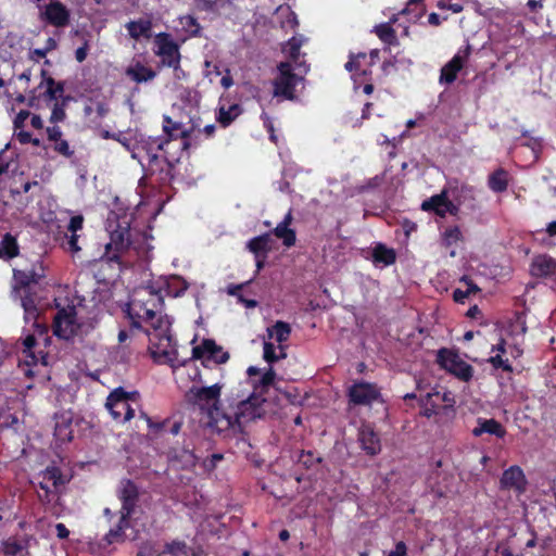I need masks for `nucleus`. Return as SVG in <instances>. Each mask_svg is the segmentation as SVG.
Segmentation results:
<instances>
[{"label":"nucleus","instance_id":"obj_60","mask_svg":"<svg viewBox=\"0 0 556 556\" xmlns=\"http://www.w3.org/2000/svg\"><path fill=\"white\" fill-rule=\"evenodd\" d=\"M388 556H406V545L404 542H399L395 545V549L392 551Z\"/></svg>","mask_w":556,"mask_h":556},{"label":"nucleus","instance_id":"obj_14","mask_svg":"<svg viewBox=\"0 0 556 556\" xmlns=\"http://www.w3.org/2000/svg\"><path fill=\"white\" fill-rule=\"evenodd\" d=\"M421 210L433 211L440 217H445L446 214L456 216L458 214L457 204L454 203L443 189L441 193L434 194L421 204Z\"/></svg>","mask_w":556,"mask_h":556},{"label":"nucleus","instance_id":"obj_44","mask_svg":"<svg viewBox=\"0 0 556 556\" xmlns=\"http://www.w3.org/2000/svg\"><path fill=\"white\" fill-rule=\"evenodd\" d=\"M13 275L15 281L22 287H27L30 283H36L34 281V273H29L27 269H15Z\"/></svg>","mask_w":556,"mask_h":556},{"label":"nucleus","instance_id":"obj_61","mask_svg":"<svg viewBox=\"0 0 556 556\" xmlns=\"http://www.w3.org/2000/svg\"><path fill=\"white\" fill-rule=\"evenodd\" d=\"M468 291L466 290H460V289H456L454 292H453V299L455 302H458V303H464V301L468 298Z\"/></svg>","mask_w":556,"mask_h":556},{"label":"nucleus","instance_id":"obj_20","mask_svg":"<svg viewBox=\"0 0 556 556\" xmlns=\"http://www.w3.org/2000/svg\"><path fill=\"white\" fill-rule=\"evenodd\" d=\"M129 245V232L127 229H118L111 233V240L106 243V257L109 261H118L119 253Z\"/></svg>","mask_w":556,"mask_h":556},{"label":"nucleus","instance_id":"obj_23","mask_svg":"<svg viewBox=\"0 0 556 556\" xmlns=\"http://www.w3.org/2000/svg\"><path fill=\"white\" fill-rule=\"evenodd\" d=\"M125 74L127 77H129L131 80L136 81L137 84L140 83H147L155 78L156 73L150 67H147L140 62H135L130 64L126 71Z\"/></svg>","mask_w":556,"mask_h":556},{"label":"nucleus","instance_id":"obj_36","mask_svg":"<svg viewBox=\"0 0 556 556\" xmlns=\"http://www.w3.org/2000/svg\"><path fill=\"white\" fill-rule=\"evenodd\" d=\"M128 527V517L121 514V518L116 528L111 529L105 535L108 544H112L123 540V530Z\"/></svg>","mask_w":556,"mask_h":556},{"label":"nucleus","instance_id":"obj_27","mask_svg":"<svg viewBox=\"0 0 556 556\" xmlns=\"http://www.w3.org/2000/svg\"><path fill=\"white\" fill-rule=\"evenodd\" d=\"M372 260L376 264H382L383 266L392 265L396 260V253L393 249L388 248L382 243H378L372 249Z\"/></svg>","mask_w":556,"mask_h":556},{"label":"nucleus","instance_id":"obj_59","mask_svg":"<svg viewBox=\"0 0 556 556\" xmlns=\"http://www.w3.org/2000/svg\"><path fill=\"white\" fill-rule=\"evenodd\" d=\"M24 312H25V320L27 323L33 321L34 325L39 327V325L37 324V317H38L37 308H27V311H24Z\"/></svg>","mask_w":556,"mask_h":556},{"label":"nucleus","instance_id":"obj_32","mask_svg":"<svg viewBox=\"0 0 556 556\" xmlns=\"http://www.w3.org/2000/svg\"><path fill=\"white\" fill-rule=\"evenodd\" d=\"M126 28L130 37L134 39H139L141 37L149 38L151 30V22L144 20L131 21L127 23Z\"/></svg>","mask_w":556,"mask_h":556},{"label":"nucleus","instance_id":"obj_30","mask_svg":"<svg viewBox=\"0 0 556 556\" xmlns=\"http://www.w3.org/2000/svg\"><path fill=\"white\" fill-rule=\"evenodd\" d=\"M489 188L494 192H503L508 186V174L503 168L496 169L489 176Z\"/></svg>","mask_w":556,"mask_h":556},{"label":"nucleus","instance_id":"obj_25","mask_svg":"<svg viewBox=\"0 0 556 556\" xmlns=\"http://www.w3.org/2000/svg\"><path fill=\"white\" fill-rule=\"evenodd\" d=\"M477 424V427H475L472 430V434L476 437H480L483 433H489L497 438H503L506 433L504 427L495 419L479 418Z\"/></svg>","mask_w":556,"mask_h":556},{"label":"nucleus","instance_id":"obj_63","mask_svg":"<svg viewBox=\"0 0 556 556\" xmlns=\"http://www.w3.org/2000/svg\"><path fill=\"white\" fill-rule=\"evenodd\" d=\"M198 1H199V7L205 11H212V10H214V8L216 5V0H198Z\"/></svg>","mask_w":556,"mask_h":556},{"label":"nucleus","instance_id":"obj_5","mask_svg":"<svg viewBox=\"0 0 556 556\" xmlns=\"http://www.w3.org/2000/svg\"><path fill=\"white\" fill-rule=\"evenodd\" d=\"M54 334L61 339L70 340L76 336L88 333L90 325L78 323L75 307L62 308L54 317Z\"/></svg>","mask_w":556,"mask_h":556},{"label":"nucleus","instance_id":"obj_33","mask_svg":"<svg viewBox=\"0 0 556 556\" xmlns=\"http://www.w3.org/2000/svg\"><path fill=\"white\" fill-rule=\"evenodd\" d=\"M160 556H198L194 551L182 542H172L165 545Z\"/></svg>","mask_w":556,"mask_h":556},{"label":"nucleus","instance_id":"obj_50","mask_svg":"<svg viewBox=\"0 0 556 556\" xmlns=\"http://www.w3.org/2000/svg\"><path fill=\"white\" fill-rule=\"evenodd\" d=\"M361 59H366V53L361 52V53H357V54H350V60L345 64V68L349 72H352L354 70L355 71L358 70L359 68V60Z\"/></svg>","mask_w":556,"mask_h":556},{"label":"nucleus","instance_id":"obj_35","mask_svg":"<svg viewBox=\"0 0 556 556\" xmlns=\"http://www.w3.org/2000/svg\"><path fill=\"white\" fill-rule=\"evenodd\" d=\"M278 349H279V354H276V348L274 346V344L271 342L265 341L264 346H263L264 359L267 363L271 364L274 362H277L280 358H285L286 353H285L283 346L279 345Z\"/></svg>","mask_w":556,"mask_h":556},{"label":"nucleus","instance_id":"obj_26","mask_svg":"<svg viewBox=\"0 0 556 556\" xmlns=\"http://www.w3.org/2000/svg\"><path fill=\"white\" fill-rule=\"evenodd\" d=\"M359 442L364 451L369 455H376L381 450L380 440L374 430L369 427H364L359 431Z\"/></svg>","mask_w":556,"mask_h":556},{"label":"nucleus","instance_id":"obj_53","mask_svg":"<svg viewBox=\"0 0 556 556\" xmlns=\"http://www.w3.org/2000/svg\"><path fill=\"white\" fill-rule=\"evenodd\" d=\"M222 459H223L222 454H213L203 460V467L207 471H212L213 469H215L217 463L220 462Z\"/></svg>","mask_w":556,"mask_h":556},{"label":"nucleus","instance_id":"obj_55","mask_svg":"<svg viewBox=\"0 0 556 556\" xmlns=\"http://www.w3.org/2000/svg\"><path fill=\"white\" fill-rule=\"evenodd\" d=\"M47 135H48V139L50 141H53L55 142L56 140H60L62 139V131H61V128L59 126H52V127H48L47 128Z\"/></svg>","mask_w":556,"mask_h":556},{"label":"nucleus","instance_id":"obj_38","mask_svg":"<svg viewBox=\"0 0 556 556\" xmlns=\"http://www.w3.org/2000/svg\"><path fill=\"white\" fill-rule=\"evenodd\" d=\"M305 39L300 36V37H292L286 45V47L283 48V51L289 55V58L293 61V62H296L299 55H300V48L302 47V45L304 43Z\"/></svg>","mask_w":556,"mask_h":556},{"label":"nucleus","instance_id":"obj_64","mask_svg":"<svg viewBox=\"0 0 556 556\" xmlns=\"http://www.w3.org/2000/svg\"><path fill=\"white\" fill-rule=\"evenodd\" d=\"M16 137L21 143H28L31 141V135L28 131L20 130Z\"/></svg>","mask_w":556,"mask_h":556},{"label":"nucleus","instance_id":"obj_13","mask_svg":"<svg viewBox=\"0 0 556 556\" xmlns=\"http://www.w3.org/2000/svg\"><path fill=\"white\" fill-rule=\"evenodd\" d=\"M40 18L55 27H65L70 23V11L60 1H51L45 5H38Z\"/></svg>","mask_w":556,"mask_h":556},{"label":"nucleus","instance_id":"obj_22","mask_svg":"<svg viewBox=\"0 0 556 556\" xmlns=\"http://www.w3.org/2000/svg\"><path fill=\"white\" fill-rule=\"evenodd\" d=\"M501 485L505 489H514L517 493L526 491L527 480L523 471L518 466H511L503 472Z\"/></svg>","mask_w":556,"mask_h":556},{"label":"nucleus","instance_id":"obj_51","mask_svg":"<svg viewBox=\"0 0 556 556\" xmlns=\"http://www.w3.org/2000/svg\"><path fill=\"white\" fill-rule=\"evenodd\" d=\"M319 458H316L311 452H301L298 462L305 466L306 468H311L315 462H319Z\"/></svg>","mask_w":556,"mask_h":556},{"label":"nucleus","instance_id":"obj_4","mask_svg":"<svg viewBox=\"0 0 556 556\" xmlns=\"http://www.w3.org/2000/svg\"><path fill=\"white\" fill-rule=\"evenodd\" d=\"M137 295L141 299L135 298L131 300L128 314L132 320V326L140 328V320L148 323L150 319H155V314H157L163 299L151 287L142 289Z\"/></svg>","mask_w":556,"mask_h":556},{"label":"nucleus","instance_id":"obj_29","mask_svg":"<svg viewBox=\"0 0 556 556\" xmlns=\"http://www.w3.org/2000/svg\"><path fill=\"white\" fill-rule=\"evenodd\" d=\"M269 243H270V235L265 233V235H262V236L251 239L247 243V248L249 249L250 252H252L254 254V256H258V255H264V254L268 253V251L270 250Z\"/></svg>","mask_w":556,"mask_h":556},{"label":"nucleus","instance_id":"obj_45","mask_svg":"<svg viewBox=\"0 0 556 556\" xmlns=\"http://www.w3.org/2000/svg\"><path fill=\"white\" fill-rule=\"evenodd\" d=\"M47 84H48V89L46 91V96L50 100H56V98L63 93V90H64L63 84L62 83L56 84L53 78H49L47 80Z\"/></svg>","mask_w":556,"mask_h":556},{"label":"nucleus","instance_id":"obj_54","mask_svg":"<svg viewBox=\"0 0 556 556\" xmlns=\"http://www.w3.org/2000/svg\"><path fill=\"white\" fill-rule=\"evenodd\" d=\"M78 236L77 233H71L68 237H66V249L71 252H78L80 251V248L77 244Z\"/></svg>","mask_w":556,"mask_h":556},{"label":"nucleus","instance_id":"obj_43","mask_svg":"<svg viewBox=\"0 0 556 556\" xmlns=\"http://www.w3.org/2000/svg\"><path fill=\"white\" fill-rule=\"evenodd\" d=\"M66 99H64L61 103L59 102H55L53 104V108H52V112H51V115H50V122L55 124V123H60V122H63L66 117V113H65V104H66Z\"/></svg>","mask_w":556,"mask_h":556},{"label":"nucleus","instance_id":"obj_41","mask_svg":"<svg viewBox=\"0 0 556 556\" xmlns=\"http://www.w3.org/2000/svg\"><path fill=\"white\" fill-rule=\"evenodd\" d=\"M377 36L387 43H393L396 41L394 29L389 24H380L375 27Z\"/></svg>","mask_w":556,"mask_h":556},{"label":"nucleus","instance_id":"obj_11","mask_svg":"<svg viewBox=\"0 0 556 556\" xmlns=\"http://www.w3.org/2000/svg\"><path fill=\"white\" fill-rule=\"evenodd\" d=\"M527 332L526 319L522 315H518L511 320L506 329V339L509 341L508 351L514 358L522 355V344Z\"/></svg>","mask_w":556,"mask_h":556},{"label":"nucleus","instance_id":"obj_62","mask_svg":"<svg viewBox=\"0 0 556 556\" xmlns=\"http://www.w3.org/2000/svg\"><path fill=\"white\" fill-rule=\"evenodd\" d=\"M55 530H56V535L60 539H66L70 535L68 529L63 523H56Z\"/></svg>","mask_w":556,"mask_h":556},{"label":"nucleus","instance_id":"obj_28","mask_svg":"<svg viewBox=\"0 0 556 556\" xmlns=\"http://www.w3.org/2000/svg\"><path fill=\"white\" fill-rule=\"evenodd\" d=\"M268 339L274 340L279 345H281L283 342H286L291 333V328L289 324L285 321H276L275 325L267 328Z\"/></svg>","mask_w":556,"mask_h":556},{"label":"nucleus","instance_id":"obj_34","mask_svg":"<svg viewBox=\"0 0 556 556\" xmlns=\"http://www.w3.org/2000/svg\"><path fill=\"white\" fill-rule=\"evenodd\" d=\"M273 232L277 238L282 240L286 247L290 248L295 244L296 237L294 230L285 226V224H278Z\"/></svg>","mask_w":556,"mask_h":556},{"label":"nucleus","instance_id":"obj_42","mask_svg":"<svg viewBox=\"0 0 556 556\" xmlns=\"http://www.w3.org/2000/svg\"><path fill=\"white\" fill-rule=\"evenodd\" d=\"M463 240V233L457 226L448 227L443 232V243L446 247L456 244Z\"/></svg>","mask_w":556,"mask_h":556},{"label":"nucleus","instance_id":"obj_2","mask_svg":"<svg viewBox=\"0 0 556 556\" xmlns=\"http://www.w3.org/2000/svg\"><path fill=\"white\" fill-rule=\"evenodd\" d=\"M147 324L150 326L146 332L151 343L152 357L159 363L173 365L177 359V353L170 334L172 323L168 316L161 315L159 308L155 319H150Z\"/></svg>","mask_w":556,"mask_h":556},{"label":"nucleus","instance_id":"obj_3","mask_svg":"<svg viewBox=\"0 0 556 556\" xmlns=\"http://www.w3.org/2000/svg\"><path fill=\"white\" fill-rule=\"evenodd\" d=\"M224 384L192 386L186 393L187 401L205 415V425L214 431L213 421L224 415L219 409L220 393Z\"/></svg>","mask_w":556,"mask_h":556},{"label":"nucleus","instance_id":"obj_24","mask_svg":"<svg viewBox=\"0 0 556 556\" xmlns=\"http://www.w3.org/2000/svg\"><path fill=\"white\" fill-rule=\"evenodd\" d=\"M509 341L506 338H501L500 342L496 345H493L492 352L496 353L494 356L489 358V362L496 369L501 368L505 371H511L513 367L509 364L507 358H503V354L506 353L508 349Z\"/></svg>","mask_w":556,"mask_h":556},{"label":"nucleus","instance_id":"obj_48","mask_svg":"<svg viewBox=\"0 0 556 556\" xmlns=\"http://www.w3.org/2000/svg\"><path fill=\"white\" fill-rule=\"evenodd\" d=\"M382 181H383V177H382V176L377 175V176H375V177H372V178H369V179L366 181V184H364V185H362V186H358V187H357V191H358L359 193H362V192H365V191H367V190L375 189V188L379 187V186L382 184Z\"/></svg>","mask_w":556,"mask_h":556},{"label":"nucleus","instance_id":"obj_46","mask_svg":"<svg viewBox=\"0 0 556 556\" xmlns=\"http://www.w3.org/2000/svg\"><path fill=\"white\" fill-rule=\"evenodd\" d=\"M180 24L186 30H188L192 35H197L199 33L200 26L197 20L191 15H185L180 17Z\"/></svg>","mask_w":556,"mask_h":556},{"label":"nucleus","instance_id":"obj_12","mask_svg":"<svg viewBox=\"0 0 556 556\" xmlns=\"http://www.w3.org/2000/svg\"><path fill=\"white\" fill-rule=\"evenodd\" d=\"M192 355L194 358L202 359L205 366L210 362L225 364L229 359V353L211 339H205L200 345L194 346Z\"/></svg>","mask_w":556,"mask_h":556},{"label":"nucleus","instance_id":"obj_7","mask_svg":"<svg viewBox=\"0 0 556 556\" xmlns=\"http://www.w3.org/2000/svg\"><path fill=\"white\" fill-rule=\"evenodd\" d=\"M105 406L115 420L128 421L134 417L135 412L129 404V394L122 388L110 393Z\"/></svg>","mask_w":556,"mask_h":556},{"label":"nucleus","instance_id":"obj_47","mask_svg":"<svg viewBox=\"0 0 556 556\" xmlns=\"http://www.w3.org/2000/svg\"><path fill=\"white\" fill-rule=\"evenodd\" d=\"M23 345H24L23 352L26 354L27 357L31 358L33 363H36L37 362L36 356L33 353V348L36 345V338L33 334H28L23 340Z\"/></svg>","mask_w":556,"mask_h":556},{"label":"nucleus","instance_id":"obj_58","mask_svg":"<svg viewBox=\"0 0 556 556\" xmlns=\"http://www.w3.org/2000/svg\"><path fill=\"white\" fill-rule=\"evenodd\" d=\"M28 116H29V112H27V111H21V112L16 115V117H15V119H14V126H15V128H16V129L21 128V127L24 125L25 121L28 118Z\"/></svg>","mask_w":556,"mask_h":556},{"label":"nucleus","instance_id":"obj_6","mask_svg":"<svg viewBox=\"0 0 556 556\" xmlns=\"http://www.w3.org/2000/svg\"><path fill=\"white\" fill-rule=\"evenodd\" d=\"M279 75L274 80V96L293 99L295 87L302 80L300 74L293 73V67L289 62H282L278 65Z\"/></svg>","mask_w":556,"mask_h":556},{"label":"nucleus","instance_id":"obj_18","mask_svg":"<svg viewBox=\"0 0 556 556\" xmlns=\"http://www.w3.org/2000/svg\"><path fill=\"white\" fill-rule=\"evenodd\" d=\"M444 190L459 210L460 205L472 204L475 201V189L471 186L460 184L457 180L450 182Z\"/></svg>","mask_w":556,"mask_h":556},{"label":"nucleus","instance_id":"obj_49","mask_svg":"<svg viewBox=\"0 0 556 556\" xmlns=\"http://www.w3.org/2000/svg\"><path fill=\"white\" fill-rule=\"evenodd\" d=\"M54 151L60 153L61 155H64L66 157H71L73 155V151L70 148V144L66 140L60 139L54 142L53 146Z\"/></svg>","mask_w":556,"mask_h":556},{"label":"nucleus","instance_id":"obj_10","mask_svg":"<svg viewBox=\"0 0 556 556\" xmlns=\"http://www.w3.org/2000/svg\"><path fill=\"white\" fill-rule=\"evenodd\" d=\"M527 332L526 319L522 315H518L511 320L506 329V339L509 341L508 351L514 358L522 355V344Z\"/></svg>","mask_w":556,"mask_h":556},{"label":"nucleus","instance_id":"obj_15","mask_svg":"<svg viewBox=\"0 0 556 556\" xmlns=\"http://www.w3.org/2000/svg\"><path fill=\"white\" fill-rule=\"evenodd\" d=\"M470 54V46H467L465 49L459 50L453 58L450 60L442 68L439 81L440 84H452L456 77L457 73L463 68L466 60Z\"/></svg>","mask_w":556,"mask_h":556},{"label":"nucleus","instance_id":"obj_57","mask_svg":"<svg viewBox=\"0 0 556 556\" xmlns=\"http://www.w3.org/2000/svg\"><path fill=\"white\" fill-rule=\"evenodd\" d=\"M88 54V43L85 42L81 47L77 48L75 51V58L77 62L81 63L86 60Z\"/></svg>","mask_w":556,"mask_h":556},{"label":"nucleus","instance_id":"obj_1","mask_svg":"<svg viewBox=\"0 0 556 556\" xmlns=\"http://www.w3.org/2000/svg\"><path fill=\"white\" fill-rule=\"evenodd\" d=\"M247 372L251 379L254 392L248 399L241 400L237 404L233 416L225 413L213 421L214 431L217 433H239L247 424L262 418L266 413L264 407L265 400L262 397V393L274 383L275 371L269 367L267 371L261 375V370L257 367L251 366Z\"/></svg>","mask_w":556,"mask_h":556},{"label":"nucleus","instance_id":"obj_19","mask_svg":"<svg viewBox=\"0 0 556 556\" xmlns=\"http://www.w3.org/2000/svg\"><path fill=\"white\" fill-rule=\"evenodd\" d=\"M42 480L40 488L46 492L45 496L39 495L41 501L50 502L49 493L56 491L60 485L66 483L61 470L58 467H48L41 472Z\"/></svg>","mask_w":556,"mask_h":556},{"label":"nucleus","instance_id":"obj_37","mask_svg":"<svg viewBox=\"0 0 556 556\" xmlns=\"http://www.w3.org/2000/svg\"><path fill=\"white\" fill-rule=\"evenodd\" d=\"M71 421L67 419H62V421H56L54 428V435L56 440L60 442H68L72 440V430L70 429Z\"/></svg>","mask_w":556,"mask_h":556},{"label":"nucleus","instance_id":"obj_56","mask_svg":"<svg viewBox=\"0 0 556 556\" xmlns=\"http://www.w3.org/2000/svg\"><path fill=\"white\" fill-rule=\"evenodd\" d=\"M29 273H34V281L37 283L45 276V268L41 263H37L31 268L27 269Z\"/></svg>","mask_w":556,"mask_h":556},{"label":"nucleus","instance_id":"obj_9","mask_svg":"<svg viewBox=\"0 0 556 556\" xmlns=\"http://www.w3.org/2000/svg\"><path fill=\"white\" fill-rule=\"evenodd\" d=\"M438 362L444 369L464 381H468L472 377V367L450 350H440L438 353Z\"/></svg>","mask_w":556,"mask_h":556},{"label":"nucleus","instance_id":"obj_39","mask_svg":"<svg viewBox=\"0 0 556 556\" xmlns=\"http://www.w3.org/2000/svg\"><path fill=\"white\" fill-rule=\"evenodd\" d=\"M434 397L439 399L440 393L439 392L427 393L425 399L421 400V404L424 407L421 414L428 418L431 417L432 415L437 414L438 403L434 401Z\"/></svg>","mask_w":556,"mask_h":556},{"label":"nucleus","instance_id":"obj_16","mask_svg":"<svg viewBox=\"0 0 556 556\" xmlns=\"http://www.w3.org/2000/svg\"><path fill=\"white\" fill-rule=\"evenodd\" d=\"M379 395L376 384L368 382H356L349 389L350 401L356 405H370Z\"/></svg>","mask_w":556,"mask_h":556},{"label":"nucleus","instance_id":"obj_17","mask_svg":"<svg viewBox=\"0 0 556 556\" xmlns=\"http://www.w3.org/2000/svg\"><path fill=\"white\" fill-rule=\"evenodd\" d=\"M530 274L535 278H554L556 281V260L547 254L535 255L531 261Z\"/></svg>","mask_w":556,"mask_h":556},{"label":"nucleus","instance_id":"obj_21","mask_svg":"<svg viewBox=\"0 0 556 556\" xmlns=\"http://www.w3.org/2000/svg\"><path fill=\"white\" fill-rule=\"evenodd\" d=\"M119 498L122 501V508L119 510L124 517H129L137 503L138 490L137 486L130 480H124L119 488Z\"/></svg>","mask_w":556,"mask_h":556},{"label":"nucleus","instance_id":"obj_52","mask_svg":"<svg viewBox=\"0 0 556 556\" xmlns=\"http://www.w3.org/2000/svg\"><path fill=\"white\" fill-rule=\"evenodd\" d=\"M84 218L81 215L73 216L67 225V231L70 233H76L83 228Z\"/></svg>","mask_w":556,"mask_h":556},{"label":"nucleus","instance_id":"obj_40","mask_svg":"<svg viewBox=\"0 0 556 556\" xmlns=\"http://www.w3.org/2000/svg\"><path fill=\"white\" fill-rule=\"evenodd\" d=\"M240 113V109L238 105H230L227 110L225 108H220L217 116V121L223 126H228Z\"/></svg>","mask_w":556,"mask_h":556},{"label":"nucleus","instance_id":"obj_31","mask_svg":"<svg viewBox=\"0 0 556 556\" xmlns=\"http://www.w3.org/2000/svg\"><path fill=\"white\" fill-rule=\"evenodd\" d=\"M18 254V245L15 237L11 233H5L0 242V258H13Z\"/></svg>","mask_w":556,"mask_h":556},{"label":"nucleus","instance_id":"obj_8","mask_svg":"<svg viewBox=\"0 0 556 556\" xmlns=\"http://www.w3.org/2000/svg\"><path fill=\"white\" fill-rule=\"evenodd\" d=\"M155 53L164 65L173 67L175 72H181L180 53L176 42L167 34H159L155 38Z\"/></svg>","mask_w":556,"mask_h":556}]
</instances>
